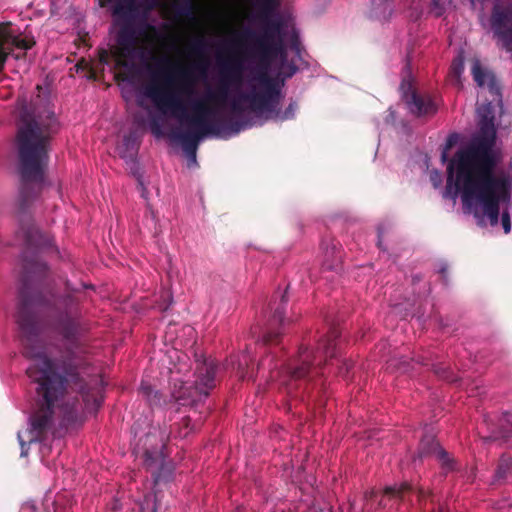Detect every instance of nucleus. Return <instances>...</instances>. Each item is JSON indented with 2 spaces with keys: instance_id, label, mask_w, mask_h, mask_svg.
I'll use <instances>...</instances> for the list:
<instances>
[{
  "instance_id": "f257e3e1",
  "label": "nucleus",
  "mask_w": 512,
  "mask_h": 512,
  "mask_svg": "<svg viewBox=\"0 0 512 512\" xmlns=\"http://www.w3.org/2000/svg\"><path fill=\"white\" fill-rule=\"evenodd\" d=\"M220 85L217 90H208L204 96L184 102L182 95L191 96L192 88L184 82L179 91L170 86V81L157 84L151 81L143 87L142 94L163 116L171 117L192 129L179 136L189 160L196 164L198 143L207 137L228 139L240 131L261 126L268 120L293 119L297 103L290 102L285 110L280 109L284 98L283 84L268 76L266 70L252 75L245 91L229 90L228 84L242 82L243 66L236 62L230 65L219 61Z\"/></svg>"
},
{
  "instance_id": "f03ea898",
  "label": "nucleus",
  "mask_w": 512,
  "mask_h": 512,
  "mask_svg": "<svg viewBox=\"0 0 512 512\" xmlns=\"http://www.w3.org/2000/svg\"><path fill=\"white\" fill-rule=\"evenodd\" d=\"M474 81L487 88L492 101L477 108L479 130L472 142L458 150L447 166V185L443 196L456 200L461 195L463 206L472 212L480 223L485 219L491 226L501 224L506 234L511 231L507 208L510 203L512 174L499 169L500 152L495 148L496 129L492 102L502 107L500 88L494 75L475 60L472 66Z\"/></svg>"
},
{
  "instance_id": "7ed1b4c3",
  "label": "nucleus",
  "mask_w": 512,
  "mask_h": 512,
  "mask_svg": "<svg viewBox=\"0 0 512 512\" xmlns=\"http://www.w3.org/2000/svg\"><path fill=\"white\" fill-rule=\"evenodd\" d=\"M104 400L100 386H37L29 416V443L63 436L83 425L86 413H95Z\"/></svg>"
},
{
  "instance_id": "20e7f679",
  "label": "nucleus",
  "mask_w": 512,
  "mask_h": 512,
  "mask_svg": "<svg viewBox=\"0 0 512 512\" xmlns=\"http://www.w3.org/2000/svg\"><path fill=\"white\" fill-rule=\"evenodd\" d=\"M19 123L17 148L19 169L25 185H41L48 161L49 139L57 129L54 113L35 114L22 103L18 104Z\"/></svg>"
},
{
  "instance_id": "39448f33",
  "label": "nucleus",
  "mask_w": 512,
  "mask_h": 512,
  "mask_svg": "<svg viewBox=\"0 0 512 512\" xmlns=\"http://www.w3.org/2000/svg\"><path fill=\"white\" fill-rule=\"evenodd\" d=\"M338 332L332 330L325 338H323L316 350H311L306 346H301L295 358L289 360L285 364H278L273 356H266L257 366V375L260 374L262 379L271 382H280L287 384L290 381H298L317 374H323L320 365L322 362L332 360L336 352V338Z\"/></svg>"
},
{
  "instance_id": "423d86ee",
  "label": "nucleus",
  "mask_w": 512,
  "mask_h": 512,
  "mask_svg": "<svg viewBox=\"0 0 512 512\" xmlns=\"http://www.w3.org/2000/svg\"><path fill=\"white\" fill-rule=\"evenodd\" d=\"M251 356L248 352L237 355H231L223 364H219L215 359L209 357L198 358L195 366V384H209L214 381H225V375L235 373L239 381H256L254 370H249Z\"/></svg>"
},
{
  "instance_id": "0eeeda50",
  "label": "nucleus",
  "mask_w": 512,
  "mask_h": 512,
  "mask_svg": "<svg viewBox=\"0 0 512 512\" xmlns=\"http://www.w3.org/2000/svg\"><path fill=\"white\" fill-rule=\"evenodd\" d=\"M285 44H289L297 53L299 52V37L293 23L284 17L278 16L269 21L265 34L259 38L258 45L265 55L286 58Z\"/></svg>"
},
{
  "instance_id": "6e6552de",
  "label": "nucleus",
  "mask_w": 512,
  "mask_h": 512,
  "mask_svg": "<svg viewBox=\"0 0 512 512\" xmlns=\"http://www.w3.org/2000/svg\"><path fill=\"white\" fill-rule=\"evenodd\" d=\"M26 354L32 358L27 368L32 384H68L69 377L75 374L76 368L70 363L53 362L44 353H34L28 349Z\"/></svg>"
},
{
  "instance_id": "1a4fd4ad",
  "label": "nucleus",
  "mask_w": 512,
  "mask_h": 512,
  "mask_svg": "<svg viewBox=\"0 0 512 512\" xmlns=\"http://www.w3.org/2000/svg\"><path fill=\"white\" fill-rule=\"evenodd\" d=\"M165 443L158 439L156 433L148 432L145 435L144 466L151 473L154 483L169 482L172 480L174 467L170 461H166L164 455Z\"/></svg>"
},
{
  "instance_id": "9d476101",
  "label": "nucleus",
  "mask_w": 512,
  "mask_h": 512,
  "mask_svg": "<svg viewBox=\"0 0 512 512\" xmlns=\"http://www.w3.org/2000/svg\"><path fill=\"white\" fill-rule=\"evenodd\" d=\"M34 40L26 35H18L16 29L9 23L0 24V69L9 54L20 58L16 50L25 52L34 45Z\"/></svg>"
},
{
  "instance_id": "9b49d317",
  "label": "nucleus",
  "mask_w": 512,
  "mask_h": 512,
  "mask_svg": "<svg viewBox=\"0 0 512 512\" xmlns=\"http://www.w3.org/2000/svg\"><path fill=\"white\" fill-rule=\"evenodd\" d=\"M137 36L133 27L124 24L120 27L117 38L114 54L116 61L119 65L123 64L125 60H133L136 56L137 49Z\"/></svg>"
},
{
  "instance_id": "f8f14e48",
  "label": "nucleus",
  "mask_w": 512,
  "mask_h": 512,
  "mask_svg": "<svg viewBox=\"0 0 512 512\" xmlns=\"http://www.w3.org/2000/svg\"><path fill=\"white\" fill-rule=\"evenodd\" d=\"M406 86L409 90L411 89L409 83L402 82V97L411 113L417 116H425L434 114L437 111V105L429 95H420L415 91H406Z\"/></svg>"
},
{
  "instance_id": "ddd939ff",
  "label": "nucleus",
  "mask_w": 512,
  "mask_h": 512,
  "mask_svg": "<svg viewBox=\"0 0 512 512\" xmlns=\"http://www.w3.org/2000/svg\"><path fill=\"white\" fill-rule=\"evenodd\" d=\"M414 492L417 493L419 501H422L428 497L429 492L422 487L414 488L410 483L403 482L400 485L387 486L383 491V497H387L389 501H394L397 504L405 502L409 499L410 495ZM378 506L380 508H387V501L382 498L380 499Z\"/></svg>"
},
{
  "instance_id": "4468645a",
  "label": "nucleus",
  "mask_w": 512,
  "mask_h": 512,
  "mask_svg": "<svg viewBox=\"0 0 512 512\" xmlns=\"http://www.w3.org/2000/svg\"><path fill=\"white\" fill-rule=\"evenodd\" d=\"M287 300L282 297L281 306L275 308L273 315L268 320V325L263 331H258V328H254L252 333L253 335H258V341L262 342V344H267L272 341L274 338L278 337L280 332L276 329L278 325H284L288 323L289 320L284 317V307L283 304L286 303Z\"/></svg>"
},
{
  "instance_id": "2eb2a0df",
  "label": "nucleus",
  "mask_w": 512,
  "mask_h": 512,
  "mask_svg": "<svg viewBox=\"0 0 512 512\" xmlns=\"http://www.w3.org/2000/svg\"><path fill=\"white\" fill-rule=\"evenodd\" d=\"M512 480V457L502 454L499 458L494 474L492 476V485H504Z\"/></svg>"
},
{
  "instance_id": "dca6fc26",
  "label": "nucleus",
  "mask_w": 512,
  "mask_h": 512,
  "mask_svg": "<svg viewBox=\"0 0 512 512\" xmlns=\"http://www.w3.org/2000/svg\"><path fill=\"white\" fill-rule=\"evenodd\" d=\"M491 436L489 439H503L505 442L512 440V415L504 413L499 419L498 424L491 423Z\"/></svg>"
},
{
  "instance_id": "f3484780",
  "label": "nucleus",
  "mask_w": 512,
  "mask_h": 512,
  "mask_svg": "<svg viewBox=\"0 0 512 512\" xmlns=\"http://www.w3.org/2000/svg\"><path fill=\"white\" fill-rule=\"evenodd\" d=\"M27 308V303H23L21 305L17 314V323L21 331L25 334L27 343H32L33 337L35 336L36 332V325L33 317L30 315H26Z\"/></svg>"
},
{
  "instance_id": "a211bd4d",
  "label": "nucleus",
  "mask_w": 512,
  "mask_h": 512,
  "mask_svg": "<svg viewBox=\"0 0 512 512\" xmlns=\"http://www.w3.org/2000/svg\"><path fill=\"white\" fill-rule=\"evenodd\" d=\"M443 449L433 435H424L419 443L414 461L423 460L429 456H437V450Z\"/></svg>"
},
{
  "instance_id": "6ab92c4d",
  "label": "nucleus",
  "mask_w": 512,
  "mask_h": 512,
  "mask_svg": "<svg viewBox=\"0 0 512 512\" xmlns=\"http://www.w3.org/2000/svg\"><path fill=\"white\" fill-rule=\"evenodd\" d=\"M103 4L114 3L113 15L117 18H128L136 11L135 0H101Z\"/></svg>"
},
{
  "instance_id": "aec40b11",
  "label": "nucleus",
  "mask_w": 512,
  "mask_h": 512,
  "mask_svg": "<svg viewBox=\"0 0 512 512\" xmlns=\"http://www.w3.org/2000/svg\"><path fill=\"white\" fill-rule=\"evenodd\" d=\"M435 458L440 463L441 469L445 475L457 470V463L455 459L451 457L445 449H438L437 456Z\"/></svg>"
},
{
  "instance_id": "412c9836",
  "label": "nucleus",
  "mask_w": 512,
  "mask_h": 512,
  "mask_svg": "<svg viewBox=\"0 0 512 512\" xmlns=\"http://www.w3.org/2000/svg\"><path fill=\"white\" fill-rule=\"evenodd\" d=\"M137 138L135 135L130 134L126 136L123 143L117 147V151L122 158L132 156L137 150Z\"/></svg>"
},
{
  "instance_id": "4be33fe9",
  "label": "nucleus",
  "mask_w": 512,
  "mask_h": 512,
  "mask_svg": "<svg viewBox=\"0 0 512 512\" xmlns=\"http://www.w3.org/2000/svg\"><path fill=\"white\" fill-rule=\"evenodd\" d=\"M409 365L407 359H391L388 363V369L395 368L401 373H406L409 371Z\"/></svg>"
},
{
  "instance_id": "5701e85b",
  "label": "nucleus",
  "mask_w": 512,
  "mask_h": 512,
  "mask_svg": "<svg viewBox=\"0 0 512 512\" xmlns=\"http://www.w3.org/2000/svg\"><path fill=\"white\" fill-rule=\"evenodd\" d=\"M452 73L456 78H460L461 74L464 71V60L463 57L460 55L458 56L452 63Z\"/></svg>"
},
{
  "instance_id": "b1692460",
  "label": "nucleus",
  "mask_w": 512,
  "mask_h": 512,
  "mask_svg": "<svg viewBox=\"0 0 512 512\" xmlns=\"http://www.w3.org/2000/svg\"><path fill=\"white\" fill-rule=\"evenodd\" d=\"M161 302L158 303L157 307L161 311H165L169 308L172 303V295L168 290L162 291Z\"/></svg>"
},
{
  "instance_id": "393cba45",
  "label": "nucleus",
  "mask_w": 512,
  "mask_h": 512,
  "mask_svg": "<svg viewBox=\"0 0 512 512\" xmlns=\"http://www.w3.org/2000/svg\"><path fill=\"white\" fill-rule=\"evenodd\" d=\"M178 12L181 15L190 16L192 18H195L194 11H193V5H192L191 1H189V0L186 1L185 4L179 8Z\"/></svg>"
},
{
  "instance_id": "a878e982",
  "label": "nucleus",
  "mask_w": 512,
  "mask_h": 512,
  "mask_svg": "<svg viewBox=\"0 0 512 512\" xmlns=\"http://www.w3.org/2000/svg\"><path fill=\"white\" fill-rule=\"evenodd\" d=\"M150 128H151V132L153 133V135L155 137L160 138L161 136H163L162 125L157 120H153L151 122Z\"/></svg>"
},
{
  "instance_id": "bb28decb",
  "label": "nucleus",
  "mask_w": 512,
  "mask_h": 512,
  "mask_svg": "<svg viewBox=\"0 0 512 512\" xmlns=\"http://www.w3.org/2000/svg\"><path fill=\"white\" fill-rule=\"evenodd\" d=\"M430 180L435 188L440 187L442 183V175L438 170L431 171Z\"/></svg>"
},
{
  "instance_id": "cd10ccee",
  "label": "nucleus",
  "mask_w": 512,
  "mask_h": 512,
  "mask_svg": "<svg viewBox=\"0 0 512 512\" xmlns=\"http://www.w3.org/2000/svg\"><path fill=\"white\" fill-rule=\"evenodd\" d=\"M432 1V8L437 16H440L442 14V8L440 6V0H431Z\"/></svg>"
},
{
  "instance_id": "c85d7f7f",
  "label": "nucleus",
  "mask_w": 512,
  "mask_h": 512,
  "mask_svg": "<svg viewBox=\"0 0 512 512\" xmlns=\"http://www.w3.org/2000/svg\"><path fill=\"white\" fill-rule=\"evenodd\" d=\"M152 392V386H140L139 388V393L146 397H149Z\"/></svg>"
},
{
  "instance_id": "c756f323",
  "label": "nucleus",
  "mask_w": 512,
  "mask_h": 512,
  "mask_svg": "<svg viewBox=\"0 0 512 512\" xmlns=\"http://www.w3.org/2000/svg\"><path fill=\"white\" fill-rule=\"evenodd\" d=\"M204 44H205V42H204V40H203V39H198V40H196V41L194 42V45H193V46H194L195 51H197V52L202 51V50H203V48H204Z\"/></svg>"
},
{
  "instance_id": "7c9ffc66",
  "label": "nucleus",
  "mask_w": 512,
  "mask_h": 512,
  "mask_svg": "<svg viewBox=\"0 0 512 512\" xmlns=\"http://www.w3.org/2000/svg\"><path fill=\"white\" fill-rule=\"evenodd\" d=\"M343 366H345V371H344V369L341 367V369H340V373L343 375L342 380H347V378H346V376H345V375L348 373L350 363H349V362H347V361H345V362H343Z\"/></svg>"
},
{
  "instance_id": "2f4dec72",
  "label": "nucleus",
  "mask_w": 512,
  "mask_h": 512,
  "mask_svg": "<svg viewBox=\"0 0 512 512\" xmlns=\"http://www.w3.org/2000/svg\"><path fill=\"white\" fill-rule=\"evenodd\" d=\"M18 438L21 439L20 435H18ZM21 445V456H26L28 453V448H26V443L22 440H20Z\"/></svg>"
},
{
  "instance_id": "473e14b6",
  "label": "nucleus",
  "mask_w": 512,
  "mask_h": 512,
  "mask_svg": "<svg viewBox=\"0 0 512 512\" xmlns=\"http://www.w3.org/2000/svg\"><path fill=\"white\" fill-rule=\"evenodd\" d=\"M120 508H121V503H120V501H119V500H114L113 505H112V508H111V509H112V511H113V512H116V511H117L118 509H120Z\"/></svg>"
},
{
  "instance_id": "72a5a7b5",
  "label": "nucleus",
  "mask_w": 512,
  "mask_h": 512,
  "mask_svg": "<svg viewBox=\"0 0 512 512\" xmlns=\"http://www.w3.org/2000/svg\"><path fill=\"white\" fill-rule=\"evenodd\" d=\"M158 63L159 64H167V65H171L172 64L170 59L167 58V57L161 58Z\"/></svg>"
},
{
  "instance_id": "f704fd0d",
  "label": "nucleus",
  "mask_w": 512,
  "mask_h": 512,
  "mask_svg": "<svg viewBox=\"0 0 512 512\" xmlns=\"http://www.w3.org/2000/svg\"><path fill=\"white\" fill-rule=\"evenodd\" d=\"M33 232L34 231H29L26 235V239H27V242L28 243H32L33 242Z\"/></svg>"
},
{
  "instance_id": "c9c22d12",
  "label": "nucleus",
  "mask_w": 512,
  "mask_h": 512,
  "mask_svg": "<svg viewBox=\"0 0 512 512\" xmlns=\"http://www.w3.org/2000/svg\"><path fill=\"white\" fill-rule=\"evenodd\" d=\"M375 495H376V492L372 490V491L367 492V493L365 494V498H366V499H372Z\"/></svg>"
},
{
  "instance_id": "e433bc0d",
  "label": "nucleus",
  "mask_w": 512,
  "mask_h": 512,
  "mask_svg": "<svg viewBox=\"0 0 512 512\" xmlns=\"http://www.w3.org/2000/svg\"><path fill=\"white\" fill-rule=\"evenodd\" d=\"M139 185L142 188V196L145 197L146 188L144 187V184L141 180H139Z\"/></svg>"
},
{
  "instance_id": "4c0bfd02",
  "label": "nucleus",
  "mask_w": 512,
  "mask_h": 512,
  "mask_svg": "<svg viewBox=\"0 0 512 512\" xmlns=\"http://www.w3.org/2000/svg\"><path fill=\"white\" fill-rule=\"evenodd\" d=\"M181 75L183 76V78L186 79L188 73H187V71L183 70V71H181Z\"/></svg>"
},
{
  "instance_id": "58836bf2",
  "label": "nucleus",
  "mask_w": 512,
  "mask_h": 512,
  "mask_svg": "<svg viewBox=\"0 0 512 512\" xmlns=\"http://www.w3.org/2000/svg\"><path fill=\"white\" fill-rule=\"evenodd\" d=\"M446 158H447L446 151H444V152L442 153V161H443V162H444V161H446Z\"/></svg>"
},
{
  "instance_id": "ea45409f",
  "label": "nucleus",
  "mask_w": 512,
  "mask_h": 512,
  "mask_svg": "<svg viewBox=\"0 0 512 512\" xmlns=\"http://www.w3.org/2000/svg\"><path fill=\"white\" fill-rule=\"evenodd\" d=\"M489 421H491V422H492V420H491L490 418H485V419H484V422L489 423ZM488 425L490 426V424H488Z\"/></svg>"
},
{
  "instance_id": "a19ab883",
  "label": "nucleus",
  "mask_w": 512,
  "mask_h": 512,
  "mask_svg": "<svg viewBox=\"0 0 512 512\" xmlns=\"http://www.w3.org/2000/svg\"><path fill=\"white\" fill-rule=\"evenodd\" d=\"M151 76H152V79L154 80L155 77H156V73L155 72H151Z\"/></svg>"
},
{
  "instance_id": "79ce46f5",
  "label": "nucleus",
  "mask_w": 512,
  "mask_h": 512,
  "mask_svg": "<svg viewBox=\"0 0 512 512\" xmlns=\"http://www.w3.org/2000/svg\"><path fill=\"white\" fill-rule=\"evenodd\" d=\"M150 512H157V508H156L155 505L153 506V508H152V510Z\"/></svg>"
},
{
  "instance_id": "37998d69",
  "label": "nucleus",
  "mask_w": 512,
  "mask_h": 512,
  "mask_svg": "<svg viewBox=\"0 0 512 512\" xmlns=\"http://www.w3.org/2000/svg\"><path fill=\"white\" fill-rule=\"evenodd\" d=\"M156 4H157V1H156V0H153L151 7L156 6Z\"/></svg>"
},
{
  "instance_id": "c03bdc74",
  "label": "nucleus",
  "mask_w": 512,
  "mask_h": 512,
  "mask_svg": "<svg viewBox=\"0 0 512 512\" xmlns=\"http://www.w3.org/2000/svg\"><path fill=\"white\" fill-rule=\"evenodd\" d=\"M295 68H293L292 72L289 74V76H291L293 73H295Z\"/></svg>"
}]
</instances>
